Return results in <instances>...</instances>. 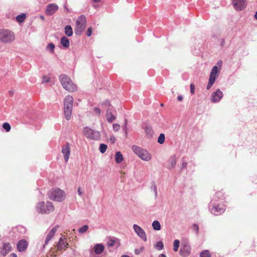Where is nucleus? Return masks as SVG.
<instances>
[{
  "label": "nucleus",
  "instance_id": "nucleus-29",
  "mask_svg": "<svg viewBox=\"0 0 257 257\" xmlns=\"http://www.w3.org/2000/svg\"><path fill=\"white\" fill-rule=\"evenodd\" d=\"M165 137L164 134H161L158 138V142L160 144H163L165 142Z\"/></svg>",
  "mask_w": 257,
  "mask_h": 257
},
{
  "label": "nucleus",
  "instance_id": "nucleus-21",
  "mask_svg": "<svg viewBox=\"0 0 257 257\" xmlns=\"http://www.w3.org/2000/svg\"><path fill=\"white\" fill-rule=\"evenodd\" d=\"M224 199V193L222 191H219L215 193V195L214 197V200L215 201H219L220 200H222Z\"/></svg>",
  "mask_w": 257,
  "mask_h": 257
},
{
  "label": "nucleus",
  "instance_id": "nucleus-47",
  "mask_svg": "<svg viewBox=\"0 0 257 257\" xmlns=\"http://www.w3.org/2000/svg\"><path fill=\"white\" fill-rule=\"evenodd\" d=\"M193 229L195 230V231L196 232V233H198L199 227L197 224H194L193 225Z\"/></svg>",
  "mask_w": 257,
  "mask_h": 257
},
{
  "label": "nucleus",
  "instance_id": "nucleus-48",
  "mask_svg": "<svg viewBox=\"0 0 257 257\" xmlns=\"http://www.w3.org/2000/svg\"><path fill=\"white\" fill-rule=\"evenodd\" d=\"M78 193L79 196H81L83 194V192L82 190L81 189V187L78 188Z\"/></svg>",
  "mask_w": 257,
  "mask_h": 257
},
{
  "label": "nucleus",
  "instance_id": "nucleus-39",
  "mask_svg": "<svg viewBox=\"0 0 257 257\" xmlns=\"http://www.w3.org/2000/svg\"><path fill=\"white\" fill-rule=\"evenodd\" d=\"M145 131L147 134H148L151 136L153 134V130H152V128L149 126H146L145 127Z\"/></svg>",
  "mask_w": 257,
  "mask_h": 257
},
{
  "label": "nucleus",
  "instance_id": "nucleus-22",
  "mask_svg": "<svg viewBox=\"0 0 257 257\" xmlns=\"http://www.w3.org/2000/svg\"><path fill=\"white\" fill-rule=\"evenodd\" d=\"M94 251L96 254H99L104 250V246L102 244H97L94 247Z\"/></svg>",
  "mask_w": 257,
  "mask_h": 257
},
{
  "label": "nucleus",
  "instance_id": "nucleus-28",
  "mask_svg": "<svg viewBox=\"0 0 257 257\" xmlns=\"http://www.w3.org/2000/svg\"><path fill=\"white\" fill-rule=\"evenodd\" d=\"M26 18V15L25 14H22L17 16L16 20L18 22L22 23L24 21Z\"/></svg>",
  "mask_w": 257,
  "mask_h": 257
},
{
  "label": "nucleus",
  "instance_id": "nucleus-4",
  "mask_svg": "<svg viewBox=\"0 0 257 257\" xmlns=\"http://www.w3.org/2000/svg\"><path fill=\"white\" fill-rule=\"evenodd\" d=\"M36 209L39 213L48 214L54 210V206L51 202L42 201L37 204Z\"/></svg>",
  "mask_w": 257,
  "mask_h": 257
},
{
  "label": "nucleus",
  "instance_id": "nucleus-40",
  "mask_svg": "<svg viewBox=\"0 0 257 257\" xmlns=\"http://www.w3.org/2000/svg\"><path fill=\"white\" fill-rule=\"evenodd\" d=\"M120 128L119 124L116 123L113 124V130L114 131L116 132L118 131Z\"/></svg>",
  "mask_w": 257,
  "mask_h": 257
},
{
  "label": "nucleus",
  "instance_id": "nucleus-14",
  "mask_svg": "<svg viewBox=\"0 0 257 257\" xmlns=\"http://www.w3.org/2000/svg\"><path fill=\"white\" fill-rule=\"evenodd\" d=\"M223 95L222 92L218 89L215 92L213 93L211 96V100L212 102L216 103L219 102L223 97Z\"/></svg>",
  "mask_w": 257,
  "mask_h": 257
},
{
  "label": "nucleus",
  "instance_id": "nucleus-25",
  "mask_svg": "<svg viewBox=\"0 0 257 257\" xmlns=\"http://www.w3.org/2000/svg\"><path fill=\"white\" fill-rule=\"evenodd\" d=\"M65 33L68 36H71L73 34V30L72 27L69 25H67L65 27Z\"/></svg>",
  "mask_w": 257,
  "mask_h": 257
},
{
  "label": "nucleus",
  "instance_id": "nucleus-44",
  "mask_svg": "<svg viewBox=\"0 0 257 257\" xmlns=\"http://www.w3.org/2000/svg\"><path fill=\"white\" fill-rule=\"evenodd\" d=\"M115 241L113 239H110L107 243L108 246H113L114 244Z\"/></svg>",
  "mask_w": 257,
  "mask_h": 257
},
{
  "label": "nucleus",
  "instance_id": "nucleus-31",
  "mask_svg": "<svg viewBox=\"0 0 257 257\" xmlns=\"http://www.w3.org/2000/svg\"><path fill=\"white\" fill-rule=\"evenodd\" d=\"M180 244V241L178 239H176L174 241L173 250L177 251L178 250Z\"/></svg>",
  "mask_w": 257,
  "mask_h": 257
},
{
  "label": "nucleus",
  "instance_id": "nucleus-35",
  "mask_svg": "<svg viewBox=\"0 0 257 257\" xmlns=\"http://www.w3.org/2000/svg\"><path fill=\"white\" fill-rule=\"evenodd\" d=\"M155 247L159 250L162 249L164 247V244L163 242L159 241L155 245Z\"/></svg>",
  "mask_w": 257,
  "mask_h": 257
},
{
  "label": "nucleus",
  "instance_id": "nucleus-51",
  "mask_svg": "<svg viewBox=\"0 0 257 257\" xmlns=\"http://www.w3.org/2000/svg\"><path fill=\"white\" fill-rule=\"evenodd\" d=\"M10 257H17V256L16 254L13 253L10 254Z\"/></svg>",
  "mask_w": 257,
  "mask_h": 257
},
{
  "label": "nucleus",
  "instance_id": "nucleus-10",
  "mask_svg": "<svg viewBox=\"0 0 257 257\" xmlns=\"http://www.w3.org/2000/svg\"><path fill=\"white\" fill-rule=\"evenodd\" d=\"M133 228L137 235L144 241H146L147 240V235L143 228L137 224H134Z\"/></svg>",
  "mask_w": 257,
  "mask_h": 257
},
{
  "label": "nucleus",
  "instance_id": "nucleus-27",
  "mask_svg": "<svg viewBox=\"0 0 257 257\" xmlns=\"http://www.w3.org/2000/svg\"><path fill=\"white\" fill-rule=\"evenodd\" d=\"M115 119L114 115L112 114L111 112H107L106 113V119L108 122H111Z\"/></svg>",
  "mask_w": 257,
  "mask_h": 257
},
{
  "label": "nucleus",
  "instance_id": "nucleus-8",
  "mask_svg": "<svg viewBox=\"0 0 257 257\" xmlns=\"http://www.w3.org/2000/svg\"><path fill=\"white\" fill-rule=\"evenodd\" d=\"M226 206L224 204L214 205L211 209V212L213 214L218 215L223 213L225 210Z\"/></svg>",
  "mask_w": 257,
  "mask_h": 257
},
{
  "label": "nucleus",
  "instance_id": "nucleus-6",
  "mask_svg": "<svg viewBox=\"0 0 257 257\" xmlns=\"http://www.w3.org/2000/svg\"><path fill=\"white\" fill-rule=\"evenodd\" d=\"M15 39L14 33L9 30H0V41L4 43H11Z\"/></svg>",
  "mask_w": 257,
  "mask_h": 257
},
{
  "label": "nucleus",
  "instance_id": "nucleus-55",
  "mask_svg": "<svg viewBox=\"0 0 257 257\" xmlns=\"http://www.w3.org/2000/svg\"><path fill=\"white\" fill-rule=\"evenodd\" d=\"M94 2H99L100 0H93Z\"/></svg>",
  "mask_w": 257,
  "mask_h": 257
},
{
  "label": "nucleus",
  "instance_id": "nucleus-50",
  "mask_svg": "<svg viewBox=\"0 0 257 257\" xmlns=\"http://www.w3.org/2000/svg\"><path fill=\"white\" fill-rule=\"evenodd\" d=\"M177 99L178 100V101H181L183 100V97L181 95H179L177 97Z\"/></svg>",
  "mask_w": 257,
  "mask_h": 257
},
{
  "label": "nucleus",
  "instance_id": "nucleus-33",
  "mask_svg": "<svg viewBox=\"0 0 257 257\" xmlns=\"http://www.w3.org/2000/svg\"><path fill=\"white\" fill-rule=\"evenodd\" d=\"M3 127L7 132H10L11 128V125L8 122H5L3 125Z\"/></svg>",
  "mask_w": 257,
  "mask_h": 257
},
{
  "label": "nucleus",
  "instance_id": "nucleus-41",
  "mask_svg": "<svg viewBox=\"0 0 257 257\" xmlns=\"http://www.w3.org/2000/svg\"><path fill=\"white\" fill-rule=\"evenodd\" d=\"M144 250V247H141L139 249H136L135 250V252L137 254H139L140 253V252H142Z\"/></svg>",
  "mask_w": 257,
  "mask_h": 257
},
{
  "label": "nucleus",
  "instance_id": "nucleus-37",
  "mask_svg": "<svg viewBox=\"0 0 257 257\" xmlns=\"http://www.w3.org/2000/svg\"><path fill=\"white\" fill-rule=\"evenodd\" d=\"M182 166H181V169H183L187 167L188 163H187V162L186 160L185 157L182 158Z\"/></svg>",
  "mask_w": 257,
  "mask_h": 257
},
{
  "label": "nucleus",
  "instance_id": "nucleus-24",
  "mask_svg": "<svg viewBox=\"0 0 257 257\" xmlns=\"http://www.w3.org/2000/svg\"><path fill=\"white\" fill-rule=\"evenodd\" d=\"M61 43L62 45V46L65 48L69 47V45H70V42H69V39L65 36H63L61 38Z\"/></svg>",
  "mask_w": 257,
  "mask_h": 257
},
{
  "label": "nucleus",
  "instance_id": "nucleus-9",
  "mask_svg": "<svg viewBox=\"0 0 257 257\" xmlns=\"http://www.w3.org/2000/svg\"><path fill=\"white\" fill-rule=\"evenodd\" d=\"M69 247V244L67 242L66 238H60L57 244L56 251L66 250Z\"/></svg>",
  "mask_w": 257,
  "mask_h": 257
},
{
  "label": "nucleus",
  "instance_id": "nucleus-1",
  "mask_svg": "<svg viewBox=\"0 0 257 257\" xmlns=\"http://www.w3.org/2000/svg\"><path fill=\"white\" fill-rule=\"evenodd\" d=\"M73 102V97L70 95L66 96L64 99V113L67 120H69L71 117Z\"/></svg>",
  "mask_w": 257,
  "mask_h": 257
},
{
  "label": "nucleus",
  "instance_id": "nucleus-32",
  "mask_svg": "<svg viewBox=\"0 0 257 257\" xmlns=\"http://www.w3.org/2000/svg\"><path fill=\"white\" fill-rule=\"evenodd\" d=\"M107 148V146L106 145L104 144H101L99 146V151L101 153H104L105 152Z\"/></svg>",
  "mask_w": 257,
  "mask_h": 257
},
{
  "label": "nucleus",
  "instance_id": "nucleus-23",
  "mask_svg": "<svg viewBox=\"0 0 257 257\" xmlns=\"http://www.w3.org/2000/svg\"><path fill=\"white\" fill-rule=\"evenodd\" d=\"M123 160V157L120 152H117L115 155V161L116 163H120Z\"/></svg>",
  "mask_w": 257,
  "mask_h": 257
},
{
  "label": "nucleus",
  "instance_id": "nucleus-45",
  "mask_svg": "<svg viewBox=\"0 0 257 257\" xmlns=\"http://www.w3.org/2000/svg\"><path fill=\"white\" fill-rule=\"evenodd\" d=\"M93 110L95 113L97 114L98 115H100L101 113V110H100L99 108H98V107H94L93 108Z\"/></svg>",
  "mask_w": 257,
  "mask_h": 257
},
{
  "label": "nucleus",
  "instance_id": "nucleus-36",
  "mask_svg": "<svg viewBox=\"0 0 257 257\" xmlns=\"http://www.w3.org/2000/svg\"><path fill=\"white\" fill-rule=\"evenodd\" d=\"M47 49L50 50L52 53L54 52L55 45L53 43H50L47 47Z\"/></svg>",
  "mask_w": 257,
  "mask_h": 257
},
{
  "label": "nucleus",
  "instance_id": "nucleus-49",
  "mask_svg": "<svg viewBox=\"0 0 257 257\" xmlns=\"http://www.w3.org/2000/svg\"><path fill=\"white\" fill-rule=\"evenodd\" d=\"M186 248V254H189V252H190V247L189 246H186L185 247Z\"/></svg>",
  "mask_w": 257,
  "mask_h": 257
},
{
  "label": "nucleus",
  "instance_id": "nucleus-7",
  "mask_svg": "<svg viewBox=\"0 0 257 257\" xmlns=\"http://www.w3.org/2000/svg\"><path fill=\"white\" fill-rule=\"evenodd\" d=\"M86 26V18L84 15L79 17L76 22L75 33L76 35H80L84 30Z\"/></svg>",
  "mask_w": 257,
  "mask_h": 257
},
{
  "label": "nucleus",
  "instance_id": "nucleus-3",
  "mask_svg": "<svg viewBox=\"0 0 257 257\" xmlns=\"http://www.w3.org/2000/svg\"><path fill=\"white\" fill-rule=\"evenodd\" d=\"M48 196L50 199L52 200L61 202L65 199L66 194L63 190L58 188H55L49 191Z\"/></svg>",
  "mask_w": 257,
  "mask_h": 257
},
{
  "label": "nucleus",
  "instance_id": "nucleus-19",
  "mask_svg": "<svg viewBox=\"0 0 257 257\" xmlns=\"http://www.w3.org/2000/svg\"><path fill=\"white\" fill-rule=\"evenodd\" d=\"M218 68L216 66H214L212 68L209 79H211L215 80L216 78L218 76Z\"/></svg>",
  "mask_w": 257,
  "mask_h": 257
},
{
  "label": "nucleus",
  "instance_id": "nucleus-20",
  "mask_svg": "<svg viewBox=\"0 0 257 257\" xmlns=\"http://www.w3.org/2000/svg\"><path fill=\"white\" fill-rule=\"evenodd\" d=\"M176 164V158L175 156L171 157L168 160V168L170 169H173Z\"/></svg>",
  "mask_w": 257,
  "mask_h": 257
},
{
  "label": "nucleus",
  "instance_id": "nucleus-30",
  "mask_svg": "<svg viewBox=\"0 0 257 257\" xmlns=\"http://www.w3.org/2000/svg\"><path fill=\"white\" fill-rule=\"evenodd\" d=\"M200 257H211V255L208 250H205L200 253Z\"/></svg>",
  "mask_w": 257,
  "mask_h": 257
},
{
  "label": "nucleus",
  "instance_id": "nucleus-56",
  "mask_svg": "<svg viewBox=\"0 0 257 257\" xmlns=\"http://www.w3.org/2000/svg\"><path fill=\"white\" fill-rule=\"evenodd\" d=\"M121 257H130V256L128 255H123L121 256Z\"/></svg>",
  "mask_w": 257,
  "mask_h": 257
},
{
  "label": "nucleus",
  "instance_id": "nucleus-57",
  "mask_svg": "<svg viewBox=\"0 0 257 257\" xmlns=\"http://www.w3.org/2000/svg\"><path fill=\"white\" fill-rule=\"evenodd\" d=\"M107 102V104L108 106L110 105V102Z\"/></svg>",
  "mask_w": 257,
  "mask_h": 257
},
{
  "label": "nucleus",
  "instance_id": "nucleus-54",
  "mask_svg": "<svg viewBox=\"0 0 257 257\" xmlns=\"http://www.w3.org/2000/svg\"><path fill=\"white\" fill-rule=\"evenodd\" d=\"M254 18L257 20V12L255 13L254 15Z\"/></svg>",
  "mask_w": 257,
  "mask_h": 257
},
{
  "label": "nucleus",
  "instance_id": "nucleus-15",
  "mask_svg": "<svg viewBox=\"0 0 257 257\" xmlns=\"http://www.w3.org/2000/svg\"><path fill=\"white\" fill-rule=\"evenodd\" d=\"M232 3L236 10H242L245 8V0H233Z\"/></svg>",
  "mask_w": 257,
  "mask_h": 257
},
{
  "label": "nucleus",
  "instance_id": "nucleus-58",
  "mask_svg": "<svg viewBox=\"0 0 257 257\" xmlns=\"http://www.w3.org/2000/svg\"><path fill=\"white\" fill-rule=\"evenodd\" d=\"M219 63H220V64H221V61H220L219 62H217V64H219Z\"/></svg>",
  "mask_w": 257,
  "mask_h": 257
},
{
  "label": "nucleus",
  "instance_id": "nucleus-5",
  "mask_svg": "<svg viewBox=\"0 0 257 257\" xmlns=\"http://www.w3.org/2000/svg\"><path fill=\"white\" fill-rule=\"evenodd\" d=\"M132 149L133 152L143 160L149 161L151 159V155L147 150L136 145H133L132 147Z\"/></svg>",
  "mask_w": 257,
  "mask_h": 257
},
{
  "label": "nucleus",
  "instance_id": "nucleus-17",
  "mask_svg": "<svg viewBox=\"0 0 257 257\" xmlns=\"http://www.w3.org/2000/svg\"><path fill=\"white\" fill-rule=\"evenodd\" d=\"M28 247L27 241L25 239H22L20 240L17 245L18 250L20 252L25 251Z\"/></svg>",
  "mask_w": 257,
  "mask_h": 257
},
{
  "label": "nucleus",
  "instance_id": "nucleus-2",
  "mask_svg": "<svg viewBox=\"0 0 257 257\" xmlns=\"http://www.w3.org/2000/svg\"><path fill=\"white\" fill-rule=\"evenodd\" d=\"M59 79L63 87L69 92H75L77 87L71 80L70 77L65 74H62L59 76Z\"/></svg>",
  "mask_w": 257,
  "mask_h": 257
},
{
  "label": "nucleus",
  "instance_id": "nucleus-34",
  "mask_svg": "<svg viewBox=\"0 0 257 257\" xmlns=\"http://www.w3.org/2000/svg\"><path fill=\"white\" fill-rule=\"evenodd\" d=\"M88 229V226L84 225L79 229V232L81 233L85 232Z\"/></svg>",
  "mask_w": 257,
  "mask_h": 257
},
{
  "label": "nucleus",
  "instance_id": "nucleus-38",
  "mask_svg": "<svg viewBox=\"0 0 257 257\" xmlns=\"http://www.w3.org/2000/svg\"><path fill=\"white\" fill-rule=\"evenodd\" d=\"M215 81V80H213V79L209 78V82H208V83L207 84V88H206L207 89L209 90L211 87V86H212V85L214 83Z\"/></svg>",
  "mask_w": 257,
  "mask_h": 257
},
{
  "label": "nucleus",
  "instance_id": "nucleus-42",
  "mask_svg": "<svg viewBox=\"0 0 257 257\" xmlns=\"http://www.w3.org/2000/svg\"><path fill=\"white\" fill-rule=\"evenodd\" d=\"M190 91L192 94L195 93V85L192 83L190 84Z\"/></svg>",
  "mask_w": 257,
  "mask_h": 257
},
{
  "label": "nucleus",
  "instance_id": "nucleus-11",
  "mask_svg": "<svg viewBox=\"0 0 257 257\" xmlns=\"http://www.w3.org/2000/svg\"><path fill=\"white\" fill-rule=\"evenodd\" d=\"M58 10V6L55 4H51L47 6L45 14L48 16L53 15Z\"/></svg>",
  "mask_w": 257,
  "mask_h": 257
},
{
  "label": "nucleus",
  "instance_id": "nucleus-12",
  "mask_svg": "<svg viewBox=\"0 0 257 257\" xmlns=\"http://www.w3.org/2000/svg\"><path fill=\"white\" fill-rule=\"evenodd\" d=\"M83 133L84 135L88 139L95 140V134L96 132H95L93 130L88 128L87 127H84L83 130Z\"/></svg>",
  "mask_w": 257,
  "mask_h": 257
},
{
  "label": "nucleus",
  "instance_id": "nucleus-59",
  "mask_svg": "<svg viewBox=\"0 0 257 257\" xmlns=\"http://www.w3.org/2000/svg\"><path fill=\"white\" fill-rule=\"evenodd\" d=\"M161 106H164V104L163 103L161 104Z\"/></svg>",
  "mask_w": 257,
  "mask_h": 257
},
{
  "label": "nucleus",
  "instance_id": "nucleus-46",
  "mask_svg": "<svg viewBox=\"0 0 257 257\" xmlns=\"http://www.w3.org/2000/svg\"><path fill=\"white\" fill-rule=\"evenodd\" d=\"M92 31V30L91 28H89L87 29L86 35L88 37H90L91 35Z\"/></svg>",
  "mask_w": 257,
  "mask_h": 257
},
{
  "label": "nucleus",
  "instance_id": "nucleus-13",
  "mask_svg": "<svg viewBox=\"0 0 257 257\" xmlns=\"http://www.w3.org/2000/svg\"><path fill=\"white\" fill-rule=\"evenodd\" d=\"M62 153L63 154L65 161L67 162L69 160L70 155V147L69 143H67L62 147Z\"/></svg>",
  "mask_w": 257,
  "mask_h": 257
},
{
  "label": "nucleus",
  "instance_id": "nucleus-43",
  "mask_svg": "<svg viewBox=\"0 0 257 257\" xmlns=\"http://www.w3.org/2000/svg\"><path fill=\"white\" fill-rule=\"evenodd\" d=\"M49 77L45 75L43 77L42 82L44 83L48 82L49 81Z\"/></svg>",
  "mask_w": 257,
  "mask_h": 257
},
{
  "label": "nucleus",
  "instance_id": "nucleus-18",
  "mask_svg": "<svg viewBox=\"0 0 257 257\" xmlns=\"http://www.w3.org/2000/svg\"><path fill=\"white\" fill-rule=\"evenodd\" d=\"M58 227L55 226L54 228H53L51 231L49 232L48 234L47 235L45 241V244L43 245V247H44L45 245L49 242V241L53 237L54 234H55L57 230Z\"/></svg>",
  "mask_w": 257,
  "mask_h": 257
},
{
  "label": "nucleus",
  "instance_id": "nucleus-52",
  "mask_svg": "<svg viewBox=\"0 0 257 257\" xmlns=\"http://www.w3.org/2000/svg\"><path fill=\"white\" fill-rule=\"evenodd\" d=\"M110 140L112 141V142H114L115 140V139L114 137L110 138Z\"/></svg>",
  "mask_w": 257,
  "mask_h": 257
},
{
  "label": "nucleus",
  "instance_id": "nucleus-16",
  "mask_svg": "<svg viewBox=\"0 0 257 257\" xmlns=\"http://www.w3.org/2000/svg\"><path fill=\"white\" fill-rule=\"evenodd\" d=\"M12 249L11 244L9 242L5 243L3 244V246L1 247V254L3 256H6L8 254Z\"/></svg>",
  "mask_w": 257,
  "mask_h": 257
},
{
  "label": "nucleus",
  "instance_id": "nucleus-60",
  "mask_svg": "<svg viewBox=\"0 0 257 257\" xmlns=\"http://www.w3.org/2000/svg\"><path fill=\"white\" fill-rule=\"evenodd\" d=\"M181 252H183V249H181Z\"/></svg>",
  "mask_w": 257,
  "mask_h": 257
},
{
  "label": "nucleus",
  "instance_id": "nucleus-26",
  "mask_svg": "<svg viewBox=\"0 0 257 257\" xmlns=\"http://www.w3.org/2000/svg\"><path fill=\"white\" fill-rule=\"evenodd\" d=\"M152 226L154 230H160L161 229V224L157 220H155L153 222Z\"/></svg>",
  "mask_w": 257,
  "mask_h": 257
},
{
  "label": "nucleus",
  "instance_id": "nucleus-53",
  "mask_svg": "<svg viewBox=\"0 0 257 257\" xmlns=\"http://www.w3.org/2000/svg\"><path fill=\"white\" fill-rule=\"evenodd\" d=\"M158 257H166V256L164 254L162 253L160 254Z\"/></svg>",
  "mask_w": 257,
  "mask_h": 257
}]
</instances>
